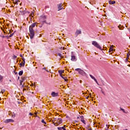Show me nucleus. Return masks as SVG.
<instances>
[{"mask_svg":"<svg viewBox=\"0 0 130 130\" xmlns=\"http://www.w3.org/2000/svg\"><path fill=\"white\" fill-rule=\"evenodd\" d=\"M88 97H89V96H87V97H86V99H88Z\"/></svg>","mask_w":130,"mask_h":130,"instance_id":"obj_51","label":"nucleus"},{"mask_svg":"<svg viewBox=\"0 0 130 130\" xmlns=\"http://www.w3.org/2000/svg\"><path fill=\"white\" fill-rule=\"evenodd\" d=\"M57 118H54V119L52 120V121H56Z\"/></svg>","mask_w":130,"mask_h":130,"instance_id":"obj_28","label":"nucleus"},{"mask_svg":"<svg viewBox=\"0 0 130 130\" xmlns=\"http://www.w3.org/2000/svg\"><path fill=\"white\" fill-rule=\"evenodd\" d=\"M88 130H92V129H91V128L89 129Z\"/></svg>","mask_w":130,"mask_h":130,"instance_id":"obj_47","label":"nucleus"},{"mask_svg":"<svg viewBox=\"0 0 130 130\" xmlns=\"http://www.w3.org/2000/svg\"><path fill=\"white\" fill-rule=\"evenodd\" d=\"M81 121L84 124H86V123L85 122V120L84 119H81Z\"/></svg>","mask_w":130,"mask_h":130,"instance_id":"obj_20","label":"nucleus"},{"mask_svg":"<svg viewBox=\"0 0 130 130\" xmlns=\"http://www.w3.org/2000/svg\"><path fill=\"white\" fill-rule=\"evenodd\" d=\"M22 87H24V85H22Z\"/></svg>","mask_w":130,"mask_h":130,"instance_id":"obj_45","label":"nucleus"},{"mask_svg":"<svg viewBox=\"0 0 130 130\" xmlns=\"http://www.w3.org/2000/svg\"><path fill=\"white\" fill-rule=\"evenodd\" d=\"M23 70L20 71L18 73V75H19V76H21L22 75H23Z\"/></svg>","mask_w":130,"mask_h":130,"instance_id":"obj_16","label":"nucleus"},{"mask_svg":"<svg viewBox=\"0 0 130 130\" xmlns=\"http://www.w3.org/2000/svg\"><path fill=\"white\" fill-rule=\"evenodd\" d=\"M43 69L46 70V68L45 67V68H43Z\"/></svg>","mask_w":130,"mask_h":130,"instance_id":"obj_39","label":"nucleus"},{"mask_svg":"<svg viewBox=\"0 0 130 130\" xmlns=\"http://www.w3.org/2000/svg\"><path fill=\"white\" fill-rule=\"evenodd\" d=\"M109 3L110 4L114 5L116 3V2L115 1H109Z\"/></svg>","mask_w":130,"mask_h":130,"instance_id":"obj_14","label":"nucleus"},{"mask_svg":"<svg viewBox=\"0 0 130 130\" xmlns=\"http://www.w3.org/2000/svg\"><path fill=\"white\" fill-rule=\"evenodd\" d=\"M120 110H121V111H122V112H123V113H127L125 112V111L123 109H122L121 107L120 108Z\"/></svg>","mask_w":130,"mask_h":130,"instance_id":"obj_18","label":"nucleus"},{"mask_svg":"<svg viewBox=\"0 0 130 130\" xmlns=\"http://www.w3.org/2000/svg\"><path fill=\"white\" fill-rule=\"evenodd\" d=\"M89 76L91 78V79L92 80H94V81H95V82L97 83V84L99 86V83L98 82V81H97L96 79H95V78L94 76H93L92 75H89Z\"/></svg>","mask_w":130,"mask_h":130,"instance_id":"obj_7","label":"nucleus"},{"mask_svg":"<svg viewBox=\"0 0 130 130\" xmlns=\"http://www.w3.org/2000/svg\"><path fill=\"white\" fill-rule=\"evenodd\" d=\"M113 51H115V49H113Z\"/></svg>","mask_w":130,"mask_h":130,"instance_id":"obj_52","label":"nucleus"},{"mask_svg":"<svg viewBox=\"0 0 130 130\" xmlns=\"http://www.w3.org/2000/svg\"><path fill=\"white\" fill-rule=\"evenodd\" d=\"M13 34L10 35V36H9L10 38H11L13 36Z\"/></svg>","mask_w":130,"mask_h":130,"instance_id":"obj_34","label":"nucleus"},{"mask_svg":"<svg viewBox=\"0 0 130 130\" xmlns=\"http://www.w3.org/2000/svg\"><path fill=\"white\" fill-rule=\"evenodd\" d=\"M51 95L52 96V97H57L58 96V93L52 92L51 93Z\"/></svg>","mask_w":130,"mask_h":130,"instance_id":"obj_10","label":"nucleus"},{"mask_svg":"<svg viewBox=\"0 0 130 130\" xmlns=\"http://www.w3.org/2000/svg\"><path fill=\"white\" fill-rule=\"evenodd\" d=\"M29 115L31 116L33 115V114L31 113H29Z\"/></svg>","mask_w":130,"mask_h":130,"instance_id":"obj_36","label":"nucleus"},{"mask_svg":"<svg viewBox=\"0 0 130 130\" xmlns=\"http://www.w3.org/2000/svg\"><path fill=\"white\" fill-rule=\"evenodd\" d=\"M58 11L60 10H63V5H62V4H59L58 5Z\"/></svg>","mask_w":130,"mask_h":130,"instance_id":"obj_8","label":"nucleus"},{"mask_svg":"<svg viewBox=\"0 0 130 130\" xmlns=\"http://www.w3.org/2000/svg\"><path fill=\"white\" fill-rule=\"evenodd\" d=\"M81 33H82V31L81 30L77 29L75 34V36L77 37L78 35L81 34Z\"/></svg>","mask_w":130,"mask_h":130,"instance_id":"obj_6","label":"nucleus"},{"mask_svg":"<svg viewBox=\"0 0 130 130\" xmlns=\"http://www.w3.org/2000/svg\"><path fill=\"white\" fill-rule=\"evenodd\" d=\"M74 53L73 52H72V53H71V54H72V55H73V54Z\"/></svg>","mask_w":130,"mask_h":130,"instance_id":"obj_44","label":"nucleus"},{"mask_svg":"<svg viewBox=\"0 0 130 130\" xmlns=\"http://www.w3.org/2000/svg\"><path fill=\"white\" fill-rule=\"evenodd\" d=\"M63 79H64L66 81H68V80L66 78L64 77V78H63Z\"/></svg>","mask_w":130,"mask_h":130,"instance_id":"obj_31","label":"nucleus"},{"mask_svg":"<svg viewBox=\"0 0 130 130\" xmlns=\"http://www.w3.org/2000/svg\"><path fill=\"white\" fill-rule=\"evenodd\" d=\"M118 28H119V29H121V28L119 26H118Z\"/></svg>","mask_w":130,"mask_h":130,"instance_id":"obj_42","label":"nucleus"},{"mask_svg":"<svg viewBox=\"0 0 130 130\" xmlns=\"http://www.w3.org/2000/svg\"><path fill=\"white\" fill-rule=\"evenodd\" d=\"M36 26L37 27V25H36V23H32L29 27V37L30 39H32L34 38V36H35V32L34 30V28Z\"/></svg>","mask_w":130,"mask_h":130,"instance_id":"obj_1","label":"nucleus"},{"mask_svg":"<svg viewBox=\"0 0 130 130\" xmlns=\"http://www.w3.org/2000/svg\"><path fill=\"white\" fill-rule=\"evenodd\" d=\"M123 130H128L127 129H123Z\"/></svg>","mask_w":130,"mask_h":130,"instance_id":"obj_54","label":"nucleus"},{"mask_svg":"<svg viewBox=\"0 0 130 130\" xmlns=\"http://www.w3.org/2000/svg\"><path fill=\"white\" fill-rule=\"evenodd\" d=\"M28 14H30V12H28Z\"/></svg>","mask_w":130,"mask_h":130,"instance_id":"obj_49","label":"nucleus"},{"mask_svg":"<svg viewBox=\"0 0 130 130\" xmlns=\"http://www.w3.org/2000/svg\"><path fill=\"white\" fill-rule=\"evenodd\" d=\"M126 55H127V58H129L130 54L129 53H127Z\"/></svg>","mask_w":130,"mask_h":130,"instance_id":"obj_25","label":"nucleus"},{"mask_svg":"<svg viewBox=\"0 0 130 130\" xmlns=\"http://www.w3.org/2000/svg\"><path fill=\"white\" fill-rule=\"evenodd\" d=\"M100 88H101L102 89V88L101 87H99Z\"/></svg>","mask_w":130,"mask_h":130,"instance_id":"obj_53","label":"nucleus"},{"mask_svg":"<svg viewBox=\"0 0 130 130\" xmlns=\"http://www.w3.org/2000/svg\"><path fill=\"white\" fill-rule=\"evenodd\" d=\"M57 129H58V130H62V127H58Z\"/></svg>","mask_w":130,"mask_h":130,"instance_id":"obj_27","label":"nucleus"},{"mask_svg":"<svg viewBox=\"0 0 130 130\" xmlns=\"http://www.w3.org/2000/svg\"><path fill=\"white\" fill-rule=\"evenodd\" d=\"M62 129L63 130H66V128H65V126L62 127Z\"/></svg>","mask_w":130,"mask_h":130,"instance_id":"obj_29","label":"nucleus"},{"mask_svg":"<svg viewBox=\"0 0 130 130\" xmlns=\"http://www.w3.org/2000/svg\"><path fill=\"white\" fill-rule=\"evenodd\" d=\"M92 44L98 49H100V50H102V48L101 47L100 45L96 41H93L92 42Z\"/></svg>","mask_w":130,"mask_h":130,"instance_id":"obj_2","label":"nucleus"},{"mask_svg":"<svg viewBox=\"0 0 130 130\" xmlns=\"http://www.w3.org/2000/svg\"><path fill=\"white\" fill-rule=\"evenodd\" d=\"M78 118H79L78 117Z\"/></svg>","mask_w":130,"mask_h":130,"instance_id":"obj_58","label":"nucleus"},{"mask_svg":"<svg viewBox=\"0 0 130 130\" xmlns=\"http://www.w3.org/2000/svg\"><path fill=\"white\" fill-rule=\"evenodd\" d=\"M3 79V76L0 75V80Z\"/></svg>","mask_w":130,"mask_h":130,"instance_id":"obj_30","label":"nucleus"},{"mask_svg":"<svg viewBox=\"0 0 130 130\" xmlns=\"http://www.w3.org/2000/svg\"><path fill=\"white\" fill-rule=\"evenodd\" d=\"M23 90L25 91V90H26V89L25 88H23Z\"/></svg>","mask_w":130,"mask_h":130,"instance_id":"obj_41","label":"nucleus"},{"mask_svg":"<svg viewBox=\"0 0 130 130\" xmlns=\"http://www.w3.org/2000/svg\"><path fill=\"white\" fill-rule=\"evenodd\" d=\"M128 59V58H127V57H126V59Z\"/></svg>","mask_w":130,"mask_h":130,"instance_id":"obj_55","label":"nucleus"},{"mask_svg":"<svg viewBox=\"0 0 130 130\" xmlns=\"http://www.w3.org/2000/svg\"><path fill=\"white\" fill-rule=\"evenodd\" d=\"M20 85H22V82H23L24 81V80H23V79H22V80H20Z\"/></svg>","mask_w":130,"mask_h":130,"instance_id":"obj_22","label":"nucleus"},{"mask_svg":"<svg viewBox=\"0 0 130 130\" xmlns=\"http://www.w3.org/2000/svg\"><path fill=\"white\" fill-rule=\"evenodd\" d=\"M62 122V119L61 118H58L56 119V122L53 123L55 126H58L59 124H61Z\"/></svg>","mask_w":130,"mask_h":130,"instance_id":"obj_4","label":"nucleus"},{"mask_svg":"<svg viewBox=\"0 0 130 130\" xmlns=\"http://www.w3.org/2000/svg\"><path fill=\"white\" fill-rule=\"evenodd\" d=\"M5 91H6L5 89H2L1 93H4V92H5Z\"/></svg>","mask_w":130,"mask_h":130,"instance_id":"obj_23","label":"nucleus"},{"mask_svg":"<svg viewBox=\"0 0 130 130\" xmlns=\"http://www.w3.org/2000/svg\"><path fill=\"white\" fill-rule=\"evenodd\" d=\"M129 39H130V35H129Z\"/></svg>","mask_w":130,"mask_h":130,"instance_id":"obj_56","label":"nucleus"},{"mask_svg":"<svg viewBox=\"0 0 130 130\" xmlns=\"http://www.w3.org/2000/svg\"><path fill=\"white\" fill-rule=\"evenodd\" d=\"M106 130H108V129H106Z\"/></svg>","mask_w":130,"mask_h":130,"instance_id":"obj_57","label":"nucleus"},{"mask_svg":"<svg viewBox=\"0 0 130 130\" xmlns=\"http://www.w3.org/2000/svg\"><path fill=\"white\" fill-rule=\"evenodd\" d=\"M31 14L34 15V12H31Z\"/></svg>","mask_w":130,"mask_h":130,"instance_id":"obj_43","label":"nucleus"},{"mask_svg":"<svg viewBox=\"0 0 130 130\" xmlns=\"http://www.w3.org/2000/svg\"><path fill=\"white\" fill-rule=\"evenodd\" d=\"M17 80H20V77H19V76L18 77Z\"/></svg>","mask_w":130,"mask_h":130,"instance_id":"obj_37","label":"nucleus"},{"mask_svg":"<svg viewBox=\"0 0 130 130\" xmlns=\"http://www.w3.org/2000/svg\"><path fill=\"white\" fill-rule=\"evenodd\" d=\"M80 118L82 120H83L84 117L83 116H82L80 117Z\"/></svg>","mask_w":130,"mask_h":130,"instance_id":"obj_32","label":"nucleus"},{"mask_svg":"<svg viewBox=\"0 0 130 130\" xmlns=\"http://www.w3.org/2000/svg\"><path fill=\"white\" fill-rule=\"evenodd\" d=\"M16 4H17V5H18V3H17V2H16Z\"/></svg>","mask_w":130,"mask_h":130,"instance_id":"obj_48","label":"nucleus"},{"mask_svg":"<svg viewBox=\"0 0 130 130\" xmlns=\"http://www.w3.org/2000/svg\"><path fill=\"white\" fill-rule=\"evenodd\" d=\"M82 80H80V83H82Z\"/></svg>","mask_w":130,"mask_h":130,"instance_id":"obj_40","label":"nucleus"},{"mask_svg":"<svg viewBox=\"0 0 130 130\" xmlns=\"http://www.w3.org/2000/svg\"><path fill=\"white\" fill-rule=\"evenodd\" d=\"M20 56L21 57H22V58L23 57V55H22L21 54L20 55Z\"/></svg>","mask_w":130,"mask_h":130,"instance_id":"obj_35","label":"nucleus"},{"mask_svg":"<svg viewBox=\"0 0 130 130\" xmlns=\"http://www.w3.org/2000/svg\"><path fill=\"white\" fill-rule=\"evenodd\" d=\"M75 71L79 72V74H80L82 76H87V74H86L85 72L83 70H82L81 69H75Z\"/></svg>","mask_w":130,"mask_h":130,"instance_id":"obj_3","label":"nucleus"},{"mask_svg":"<svg viewBox=\"0 0 130 130\" xmlns=\"http://www.w3.org/2000/svg\"><path fill=\"white\" fill-rule=\"evenodd\" d=\"M14 120L13 119H6L4 121V122L5 123H8L9 122H14Z\"/></svg>","mask_w":130,"mask_h":130,"instance_id":"obj_5","label":"nucleus"},{"mask_svg":"<svg viewBox=\"0 0 130 130\" xmlns=\"http://www.w3.org/2000/svg\"><path fill=\"white\" fill-rule=\"evenodd\" d=\"M113 50H114L113 47V46L110 47V49H109V52L110 53L111 52L113 51Z\"/></svg>","mask_w":130,"mask_h":130,"instance_id":"obj_17","label":"nucleus"},{"mask_svg":"<svg viewBox=\"0 0 130 130\" xmlns=\"http://www.w3.org/2000/svg\"><path fill=\"white\" fill-rule=\"evenodd\" d=\"M20 13H21V15H25L26 14V11H20Z\"/></svg>","mask_w":130,"mask_h":130,"instance_id":"obj_13","label":"nucleus"},{"mask_svg":"<svg viewBox=\"0 0 130 130\" xmlns=\"http://www.w3.org/2000/svg\"><path fill=\"white\" fill-rule=\"evenodd\" d=\"M20 66L21 67H24V66H23V62H22V63H21L20 64Z\"/></svg>","mask_w":130,"mask_h":130,"instance_id":"obj_26","label":"nucleus"},{"mask_svg":"<svg viewBox=\"0 0 130 130\" xmlns=\"http://www.w3.org/2000/svg\"><path fill=\"white\" fill-rule=\"evenodd\" d=\"M129 32H130V30H129Z\"/></svg>","mask_w":130,"mask_h":130,"instance_id":"obj_59","label":"nucleus"},{"mask_svg":"<svg viewBox=\"0 0 130 130\" xmlns=\"http://www.w3.org/2000/svg\"><path fill=\"white\" fill-rule=\"evenodd\" d=\"M41 20H43V23H44L46 22V16H43L41 18Z\"/></svg>","mask_w":130,"mask_h":130,"instance_id":"obj_9","label":"nucleus"},{"mask_svg":"<svg viewBox=\"0 0 130 130\" xmlns=\"http://www.w3.org/2000/svg\"><path fill=\"white\" fill-rule=\"evenodd\" d=\"M102 92L104 94V92L103 91H102Z\"/></svg>","mask_w":130,"mask_h":130,"instance_id":"obj_46","label":"nucleus"},{"mask_svg":"<svg viewBox=\"0 0 130 130\" xmlns=\"http://www.w3.org/2000/svg\"><path fill=\"white\" fill-rule=\"evenodd\" d=\"M15 116H16V114L14 113H13V114L12 115V117L14 118Z\"/></svg>","mask_w":130,"mask_h":130,"instance_id":"obj_21","label":"nucleus"},{"mask_svg":"<svg viewBox=\"0 0 130 130\" xmlns=\"http://www.w3.org/2000/svg\"><path fill=\"white\" fill-rule=\"evenodd\" d=\"M57 55H58V56H60V57H62V55L60 53H58L57 54Z\"/></svg>","mask_w":130,"mask_h":130,"instance_id":"obj_19","label":"nucleus"},{"mask_svg":"<svg viewBox=\"0 0 130 130\" xmlns=\"http://www.w3.org/2000/svg\"><path fill=\"white\" fill-rule=\"evenodd\" d=\"M90 96H91V93H90Z\"/></svg>","mask_w":130,"mask_h":130,"instance_id":"obj_50","label":"nucleus"},{"mask_svg":"<svg viewBox=\"0 0 130 130\" xmlns=\"http://www.w3.org/2000/svg\"><path fill=\"white\" fill-rule=\"evenodd\" d=\"M64 70H59L58 73H59L60 76H61L62 74H63L64 73Z\"/></svg>","mask_w":130,"mask_h":130,"instance_id":"obj_12","label":"nucleus"},{"mask_svg":"<svg viewBox=\"0 0 130 130\" xmlns=\"http://www.w3.org/2000/svg\"><path fill=\"white\" fill-rule=\"evenodd\" d=\"M42 122L43 123L45 124H46V122H45L44 120H42Z\"/></svg>","mask_w":130,"mask_h":130,"instance_id":"obj_24","label":"nucleus"},{"mask_svg":"<svg viewBox=\"0 0 130 130\" xmlns=\"http://www.w3.org/2000/svg\"><path fill=\"white\" fill-rule=\"evenodd\" d=\"M60 76L62 79H64V78L63 76H62V75H60Z\"/></svg>","mask_w":130,"mask_h":130,"instance_id":"obj_33","label":"nucleus"},{"mask_svg":"<svg viewBox=\"0 0 130 130\" xmlns=\"http://www.w3.org/2000/svg\"><path fill=\"white\" fill-rule=\"evenodd\" d=\"M22 59L23 60V67H24L25 66V59H24V57H22Z\"/></svg>","mask_w":130,"mask_h":130,"instance_id":"obj_15","label":"nucleus"},{"mask_svg":"<svg viewBox=\"0 0 130 130\" xmlns=\"http://www.w3.org/2000/svg\"><path fill=\"white\" fill-rule=\"evenodd\" d=\"M71 57H72L71 60H72V61H76V56H74V55H72V56H71Z\"/></svg>","mask_w":130,"mask_h":130,"instance_id":"obj_11","label":"nucleus"},{"mask_svg":"<svg viewBox=\"0 0 130 130\" xmlns=\"http://www.w3.org/2000/svg\"><path fill=\"white\" fill-rule=\"evenodd\" d=\"M48 73L50 72V70H46Z\"/></svg>","mask_w":130,"mask_h":130,"instance_id":"obj_38","label":"nucleus"}]
</instances>
